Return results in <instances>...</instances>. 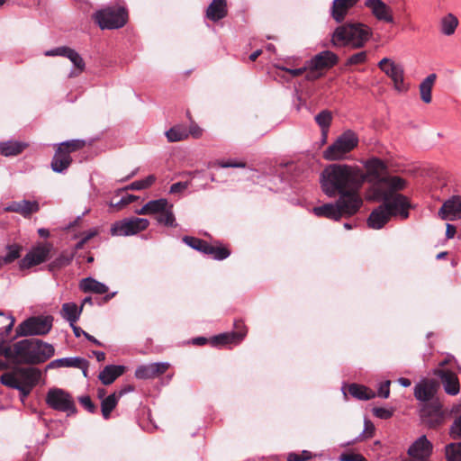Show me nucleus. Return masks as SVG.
I'll list each match as a JSON object with an SVG mask.
<instances>
[{"label": "nucleus", "instance_id": "f257e3e1", "mask_svg": "<svg viewBox=\"0 0 461 461\" xmlns=\"http://www.w3.org/2000/svg\"><path fill=\"white\" fill-rule=\"evenodd\" d=\"M362 168L357 165L334 163L328 165L320 175L321 189L333 198L356 199L361 207L363 201L359 191L363 186Z\"/></svg>", "mask_w": 461, "mask_h": 461}, {"label": "nucleus", "instance_id": "f03ea898", "mask_svg": "<svg viewBox=\"0 0 461 461\" xmlns=\"http://www.w3.org/2000/svg\"><path fill=\"white\" fill-rule=\"evenodd\" d=\"M51 344L38 339H26L14 344L0 343V356L15 364H40L54 355Z\"/></svg>", "mask_w": 461, "mask_h": 461}, {"label": "nucleus", "instance_id": "7ed1b4c3", "mask_svg": "<svg viewBox=\"0 0 461 461\" xmlns=\"http://www.w3.org/2000/svg\"><path fill=\"white\" fill-rule=\"evenodd\" d=\"M372 36L369 26L361 23H347L338 26L331 35L334 47H350L360 49L366 45Z\"/></svg>", "mask_w": 461, "mask_h": 461}, {"label": "nucleus", "instance_id": "20e7f679", "mask_svg": "<svg viewBox=\"0 0 461 461\" xmlns=\"http://www.w3.org/2000/svg\"><path fill=\"white\" fill-rule=\"evenodd\" d=\"M369 201H382V205L391 217H399L405 220L409 217V209L411 207L408 198L398 193L384 191L379 185H372L366 194Z\"/></svg>", "mask_w": 461, "mask_h": 461}, {"label": "nucleus", "instance_id": "39448f33", "mask_svg": "<svg viewBox=\"0 0 461 461\" xmlns=\"http://www.w3.org/2000/svg\"><path fill=\"white\" fill-rule=\"evenodd\" d=\"M41 373L34 367H18L3 374L0 382L10 388L17 389L22 399L26 398L32 388L38 384Z\"/></svg>", "mask_w": 461, "mask_h": 461}, {"label": "nucleus", "instance_id": "423d86ee", "mask_svg": "<svg viewBox=\"0 0 461 461\" xmlns=\"http://www.w3.org/2000/svg\"><path fill=\"white\" fill-rule=\"evenodd\" d=\"M359 139L357 133L347 130L329 145L322 152V157L328 161H339L348 158V154L358 145Z\"/></svg>", "mask_w": 461, "mask_h": 461}, {"label": "nucleus", "instance_id": "0eeeda50", "mask_svg": "<svg viewBox=\"0 0 461 461\" xmlns=\"http://www.w3.org/2000/svg\"><path fill=\"white\" fill-rule=\"evenodd\" d=\"M356 199L339 198L335 203H325L313 208V213L318 217H326L339 221L343 215L351 216L357 212L360 206Z\"/></svg>", "mask_w": 461, "mask_h": 461}, {"label": "nucleus", "instance_id": "6e6552de", "mask_svg": "<svg viewBox=\"0 0 461 461\" xmlns=\"http://www.w3.org/2000/svg\"><path fill=\"white\" fill-rule=\"evenodd\" d=\"M339 62V57L330 50H323L307 60L309 72L305 75L308 81H314L324 76L325 72Z\"/></svg>", "mask_w": 461, "mask_h": 461}, {"label": "nucleus", "instance_id": "1a4fd4ad", "mask_svg": "<svg viewBox=\"0 0 461 461\" xmlns=\"http://www.w3.org/2000/svg\"><path fill=\"white\" fill-rule=\"evenodd\" d=\"M93 19L102 30H113L124 26L128 14L122 7H106L95 12Z\"/></svg>", "mask_w": 461, "mask_h": 461}, {"label": "nucleus", "instance_id": "9d476101", "mask_svg": "<svg viewBox=\"0 0 461 461\" xmlns=\"http://www.w3.org/2000/svg\"><path fill=\"white\" fill-rule=\"evenodd\" d=\"M85 144L86 141L82 140H71L60 143L51 161L53 171L58 173L65 171L72 162L70 153L82 149Z\"/></svg>", "mask_w": 461, "mask_h": 461}, {"label": "nucleus", "instance_id": "9b49d317", "mask_svg": "<svg viewBox=\"0 0 461 461\" xmlns=\"http://www.w3.org/2000/svg\"><path fill=\"white\" fill-rule=\"evenodd\" d=\"M378 68L392 80L393 89L398 93H406L410 84L404 77V68L402 64L396 63L389 58H384L378 62Z\"/></svg>", "mask_w": 461, "mask_h": 461}, {"label": "nucleus", "instance_id": "f8f14e48", "mask_svg": "<svg viewBox=\"0 0 461 461\" xmlns=\"http://www.w3.org/2000/svg\"><path fill=\"white\" fill-rule=\"evenodd\" d=\"M52 316L31 317L23 321L16 330L20 336L45 335L52 328Z\"/></svg>", "mask_w": 461, "mask_h": 461}, {"label": "nucleus", "instance_id": "ddd939ff", "mask_svg": "<svg viewBox=\"0 0 461 461\" xmlns=\"http://www.w3.org/2000/svg\"><path fill=\"white\" fill-rule=\"evenodd\" d=\"M47 405L58 411L67 412L68 415L76 412V405L72 396L60 388H50L46 394Z\"/></svg>", "mask_w": 461, "mask_h": 461}, {"label": "nucleus", "instance_id": "4468645a", "mask_svg": "<svg viewBox=\"0 0 461 461\" xmlns=\"http://www.w3.org/2000/svg\"><path fill=\"white\" fill-rule=\"evenodd\" d=\"M149 221L145 218L131 217L115 221L111 227L113 236H132L146 230Z\"/></svg>", "mask_w": 461, "mask_h": 461}, {"label": "nucleus", "instance_id": "2eb2a0df", "mask_svg": "<svg viewBox=\"0 0 461 461\" xmlns=\"http://www.w3.org/2000/svg\"><path fill=\"white\" fill-rule=\"evenodd\" d=\"M366 171L362 170L363 184L367 181L373 185L380 183L384 177L387 171V165L384 161L378 158H371L363 161Z\"/></svg>", "mask_w": 461, "mask_h": 461}, {"label": "nucleus", "instance_id": "dca6fc26", "mask_svg": "<svg viewBox=\"0 0 461 461\" xmlns=\"http://www.w3.org/2000/svg\"><path fill=\"white\" fill-rule=\"evenodd\" d=\"M52 246L50 243H41L33 247L25 257L20 261L21 268H30L37 266L49 258Z\"/></svg>", "mask_w": 461, "mask_h": 461}, {"label": "nucleus", "instance_id": "f3484780", "mask_svg": "<svg viewBox=\"0 0 461 461\" xmlns=\"http://www.w3.org/2000/svg\"><path fill=\"white\" fill-rule=\"evenodd\" d=\"M420 417L429 428H435L443 422L444 414L438 402L424 403L420 410Z\"/></svg>", "mask_w": 461, "mask_h": 461}, {"label": "nucleus", "instance_id": "a211bd4d", "mask_svg": "<svg viewBox=\"0 0 461 461\" xmlns=\"http://www.w3.org/2000/svg\"><path fill=\"white\" fill-rule=\"evenodd\" d=\"M433 451L432 443L425 435L419 437L408 448V455L414 461H428Z\"/></svg>", "mask_w": 461, "mask_h": 461}, {"label": "nucleus", "instance_id": "6ab92c4d", "mask_svg": "<svg viewBox=\"0 0 461 461\" xmlns=\"http://www.w3.org/2000/svg\"><path fill=\"white\" fill-rule=\"evenodd\" d=\"M365 6L377 20L388 23H393V9L382 0H366Z\"/></svg>", "mask_w": 461, "mask_h": 461}, {"label": "nucleus", "instance_id": "aec40b11", "mask_svg": "<svg viewBox=\"0 0 461 461\" xmlns=\"http://www.w3.org/2000/svg\"><path fill=\"white\" fill-rule=\"evenodd\" d=\"M438 216L447 221L461 219V195H454L445 201L438 211Z\"/></svg>", "mask_w": 461, "mask_h": 461}, {"label": "nucleus", "instance_id": "412c9836", "mask_svg": "<svg viewBox=\"0 0 461 461\" xmlns=\"http://www.w3.org/2000/svg\"><path fill=\"white\" fill-rule=\"evenodd\" d=\"M360 0H333L330 6V14L338 23H342L349 11L354 8Z\"/></svg>", "mask_w": 461, "mask_h": 461}, {"label": "nucleus", "instance_id": "4be33fe9", "mask_svg": "<svg viewBox=\"0 0 461 461\" xmlns=\"http://www.w3.org/2000/svg\"><path fill=\"white\" fill-rule=\"evenodd\" d=\"M438 384L432 379H422L414 386V396L418 401L429 402L437 393Z\"/></svg>", "mask_w": 461, "mask_h": 461}, {"label": "nucleus", "instance_id": "5701e85b", "mask_svg": "<svg viewBox=\"0 0 461 461\" xmlns=\"http://www.w3.org/2000/svg\"><path fill=\"white\" fill-rule=\"evenodd\" d=\"M435 375L441 379L445 392L449 395H456L459 393V382L456 374L448 370L437 369Z\"/></svg>", "mask_w": 461, "mask_h": 461}, {"label": "nucleus", "instance_id": "b1692460", "mask_svg": "<svg viewBox=\"0 0 461 461\" xmlns=\"http://www.w3.org/2000/svg\"><path fill=\"white\" fill-rule=\"evenodd\" d=\"M40 210L39 203L36 201L21 200L12 202L5 208L6 212H14L20 213L23 217H29L32 213Z\"/></svg>", "mask_w": 461, "mask_h": 461}, {"label": "nucleus", "instance_id": "393cba45", "mask_svg": "<svg viewBox=\"0 0 461 461\" xmlns=\"http://www.w3.org/2000/svg\"><path fill=\"white\" fill-rule=\"evenodd\" d=\"M391 215L386 212L384 206L380 204L373 210L367 219V225L374 230L382 229L391 219Z\"/></svg>", "mask_w": 461, "mask_h": 461}, {"label": "nucleus", "instance_id": "a878e982", "mask_svg": "<svg viewBox=\"0 0 461 461\" xmlns=\"http://www.w3.org/2000/svg\"><path fill=\"white\" fill-rule=\"evenodd\" d=\"M406 181L398 176H384L380 183H375L373 185H379L384 191L397 193L406 187Z\"/></svg>", "mask_w": 461, "mask_h": 461}, {"label": "nucleus", "instance_id": "bb28decb", "mask_svg": "<svg viewBox=\"0 0 461 461\" xmlns=\"http://www.w3.org/2000/svg\"><path fill=\"white\" fill-rule=\"evenodd\" d=\"M124 371V366L109 365L100 372L98 378L104 385H108L113 384Z\"/></svg>", "mask_w": 461, "mask_h": 461}, {"label": "nucleus", "instance_id": "cd10ccee", "mask_svg": "<svg viewBox=\"0 0 461 461\" xmlns=\"http://www.w3.org/2000/svg\"><path fill=\"white\" fill-rule=\"evenodd\" d=\"M246 334H247L246 330H239L237 332L222 333V334L214 336L211 339V343L213 346L227 345V344H232V343L237 344L244 339Z\"/></svg>", "mask_w": 461, "mask_h": 461}, {"label": "nucleus", "instance_id": "c85d7f7f", "mask_svg": "<svg viewBox=\"0 0 461 461\" xmlns=\"http://www.w3.org/2000/svg\"><path fill=\"white\" fill-rule=\"evenodd\" d=\"M227 14L226 0H212L206 10L208 19L216 22L224 18Z\"/></svg>", "mask_w": 461, "mask_h": 461}, {"label": "nucleus", "instance_id": "c756f323", "mask_svg": "<svg viewBox=\"0 0 461 461\" xmlns=\"http://www.w3.org/2000/svg\"><path fill=\"white\" fill-rule=\"evenodd\" d=\"M79 288L84 293H94L96 294H104L108 291V287L104 283L95 280L93 277H86L81 280Z\"/></svg>", "mask_w": 461, "mask_h": 461}, {"label": "nucleus", "instance_id": "7c9ffc66", "mask_svg": "<svg viewBox=\"0 0 461 461\" xmlns=\"http://www.w3.org/2000/svg\"><path fill=\"white\" fill-rule=\"evenodd\" d=\"M78 367L83 369L85 376L86 375V361L81 357H64L52 361L48 367Z\"/></svg>", "mask_w": 461, "mask_h": 461}, {"label": "nucleus", "instance_id": "2f4dec72", "mask_svg": "<svg viewBox=\"0 0 461 461\" xmlns=\"http://www.w3.org/2000/svg\"><path fill=\"white\" fill-rule=\"evenodd\" d=\"M82 312V306L78 307L75 303H66L62 305L60 314L69 322L70 325L76 323Z\"/></svg>", "mask_w": 461, "mask_h": 461}, {"label": "nucleus", "instance_id": "473e14b6", "mask_svg": "<svg viewBox=\"0 0 461 461\" xmlns=\"http://www.w3.org/2000/svg\"><path fill=\"white\" fill-rule=\"evenodd\" d=\"M26 147V143L20 141L0 142V153L5 157L16 156L22 153Z\"/></svg>", "mask_w": 461, "mask_h": 461}, {"label": "nucleus", "instance_id": "72a5a7b5", "mask_svg": "<svg viewBox=\"0 0 461 461\" xmlns=\"http://www.w3.org/2000/svg\"><path fill=\"white\" fill-rule=\"evenodd\" d=\"M436 78V74H430L420 85V98L426 104L431 102V91Z\"/></svg>", "mask_w": 461, "mask_h": 461}, {"label": "nucleus", "instance_id": "f704fd0d", "mask_svg": "<svg viewBox=\"0 0 461 461\" xmlns=\"http://www.w3.org/2000/svg\"><path fill=\"white\" fill-rule=\"evenodd\" d=\"M458 26V19L453 14H447L440 20V32L442 34L450 36L454 34Z\"/></svg>", "mask_w": 461, "mask_h": 461}, {"label": "nucleus", "instance_id": "c9c22d12", "mask_svg": "<svg viewBox=\"0 0 461 461\" xmlns=\"http://www.w3.org/2000/svg\"><path fill=\"white\" fill-rule=\"evenodd\" d=\"M21 250L22 247L17 244L6 246L5 255L0 254V268L20 258Z\"/></svg>", "mask_w": 461, "mask_h": 461}, {"label": "nucleus", "instance_id": "e433bc0d", "mask_svg": "<svg viewBox=\"0 0 461 461\" xmlns=\"http://www.w3.org/2000/svg\"><path fill=\"white\" fill-rule=\"evenodd\" d=\"M348 393L358 400H369L375 396L373 390L357 384H352L348 386Z\"/></svg>", "mask_w": 461, "mask_h": 461}, {"label": "nucleus", "instance_id": "4c0bfd02", "mask_svg": "<svg viewBox=\"0 0 461 461\" xmlns=\"http://www.w3.org/2000/svg\"><path fill=\"white\" fill-rule=\"evenodd\" d=\"M332 121V114L328 110H323L315 116V122L321 129L323 141L326 140L329 129Z\"/></svg>", "mask_w": 461, "mask_h": 461}, {"label": "nucleus", "instance_id": "58836bf2", "mask_svg": "<svg viewBox=\"0 0 461 461\" xmlns=\"http://www.w3.org/2000/svg\"><path fill=\"white\" fill-rule=\"evenodd\" d=\"M119 399L117 393H113L102 400L101 411L102 415L105 420L110 418L111 412L116 407Z\"/></svg>", "mask_w": 461, "mask_h": 461}, {"label": "nucleus", "instance_id": "ea45409f", "mask_svg": "<svg viewBox=\"0 0 461 461\" xmlns=\"http://www.w3.org/2000/svg\"><path fill=\"white\" fill-rule=\"evenodd\" d=\"M166 136L170 142L180 141L188 138V131L184 126L176 125L169 129Z\"/></svg>", "mask_w": 461, "mask_h": 461}, {"label": "nucleus", "instance_id": "a19ab883", "mask_svg": "<svg viewBox=\"0 0 461 461\" xmlns=\"http://www.w3.org/2000/svg\"><path fill=\"white\" fill-rule=\"evenodd\" d=\"M204 254L212 256V258L217 260H222L227 258L230 252L224 247L212 246L207 242L206 249L203 251Z\"/></svg>", "mask_w": 461, "mask_h": 461}, {"label": "nucleus", "instance_id": "79ce46f5", "mask_svg": "<svg viewBox=\"0 0 461 461\" xmlns=\"http://www.w3.org/2000/svg\"><path fill=\"white\" fill-rule=\"evenodd\" d=\"M173 205L169 204L167 209H164L158 215H157L156 219L158 223L164 224L169 227H176V218L172 211Z\"/></svg>", "mask_w": 461, "mask_h": 461}, {"label": "nucleus", "instance_id": "37998d69", "mask_svg": "<svg viewBox=\"0 0 461 461\" xmlns=\"http://www.w3.org/2000/svg\"><path fill=\"white\" fill-rule=\"evenodd\" d=\"M445 455L447 461H461V442L447 444Z\"/></svg>", "mask_w": 461, "mask_h": 461}, {"label": "nucleus", "instance_id": "c03bdc74", "mask_svg": "<svg viewBox=\"0 0 461 461\" xmlns=\"http://www.w3.org/2000/svg\"><path fill=\"white\" fill-rule=\"evenodd\" d=\"M169 203L167 199L161 198L158 200H152L147 203L150 214H159L164 209L168 207Z\"/></svg>", "mask_w": 461, "mask_h": 461}, {"label": "nucleus", "instance_id": "a18cd8bd", "mask_svg": "<svg viewBox=\"0 0 461 461\" xmlns=\"http://www.w3.org/2000/svg\"><path fill=\"white\" fill-rule=\"evenodd\" d=\"M156 181V177L153 175H149L144 179L137 180L132 182L130 185L126 187V189L131 190H142L149 187Z\"/></svg>", "mask_w": 461, "mask_h": 461}, {"label": "nucleus", "instance_id": "49530a36", "mask_svg": "<svg viewBox=\"0 0 461 461\" xmlns=\"http://www.w3.org/2000/svg\"><path fill=\"white\" fill-rule=\"evenodd\" d=\"M66 58H68L73 65L82 72L85 68V61L82 57L73 49L68 48Z\"/></svg>", "mask_w": 461, "mask_h": 461}, {"label": "nucleus", "instance_id": "de8ad7c7", "mask_svg": "<svg viewBox=\"0 0 461 461\" xmlns=\"http://www.w3.org/2000/svg\"><path fill=\"white\" fill-rule=\"evenodd\" d=\"M183 240L189 247H191L198 251H201L203 253L204 249H206L207 241L203 240L201 239L185 236L183 238Z\"/></svg>", "mask_w": 461, "mask_h": 461}, {"label": "nucleus", "instance_id": "09e8293b", "mask_svg": "<svg viewBox=\"0 0 461 461\" xmlns=\"http://www.w3.org/2000/svg\"><path fill=\"white\" fill-rule=\"evenodd\" d=\"M14 324V319L12 316L5 315L0 312V334L9 333Z\"/></svg>", "mask_w": 461, "mask_h": 461}, {"label": "nucleus", "instance_id": "8fccbe9b", "mask_svg": "<svg viewBox=\"0 0 461 461\" xmlns=\"http://www.w3.org/2000/svg\"><path fill=\"white\" fill-rule=\"evenodd\" d=\"M135 376L138 379L154 378V373H152L150 365L140 366L135 371Z\"/></svg>", "mask_w": 461, "mask_h": 461}, {"label": "nucleus", "instance_id": "3c124183", "mask_svg": "<svg viewBox=\"0 0 461 461\" xmlns=\"http://www.w3.org/2000/svg\"><path fill=\"white\" fill-rule=\"evenodd\" d=\"M367 54L366 51H360L350 56L347 61L348 65H358L366 61Z\"/></svg>", "mask_w": 461, "mask_h": 461}, {"label": "nucleus", "instance_id": "603ef678", "mask_svg": "<svg viewBox=\"0 0 461 461\" xmlns=\"http://www.w3.org/2000/svg\"><path fill=\"white\" fill-rule=\"evenodd\" d=\"M373 413L379 419L388 420L393 415V410L377 407L373 409Z\"/></svg>", "mask_w": 461, "mask_h": 461}, {"label": "nucleus", "instance_id": "864d4df0", "mask_svg": "<svg viewBox=\"0 0 461 461\" xmlns=\"http://www.w3.org/2000/svg\"><path fill=\"white\" fill-rule=\"evenodd\" d=\"M152 369V373H154V377L164 374L169 367V364L167 362H158L149 364Z\"/></svg>", "mask_w": 461, "mask_h": 461}, {"label": "nucleus", "instance_id": "5fc2aeb1", "mask_svg": "<svg viewBox=\"0 0 461 461\" xmlns=\"http://www.w3.org/2000/svg\"><path fill=\"white\" fill-rule=\"evenodd\" d=\"M137 197L133 194H126L121 198V200L115 203H111L110 206L116 207L117 209H122L123 206L134 202Z\"/></svg>", "mask_w": 461, "mask_h": 461}, {"label": "nucleus", "instance_id": "6e6d98bb", "mask_svg": "<svg viewBox=\"0 0 461 461\" xmlns=\"http://www.w3.org/2000/svg\"><path fill=\"white\" fill-rule=\"evenodd\" d=\"M281 69L288 72L293 77H297L303 73L305 75L309 72V68H307V61L305 62V65L299 68H281Z\"/></svg>", "mask_w": 461, "mask_h": 461}, {"label": "nucleus", "instance_id": "4d7b16f0", "mask_svg": "<svg viewBox=\"0 0 461 461\" xmlns=\"http://www.w3.org/2000/svg\"><path fill=\"white\" fill-rule=\"evenodd\" d=\"M189 185H190L189 182L175 183L170 186L169 193L170 194H180V193L184 192L185 190H186L187 187L189 186Z\"/></svg>", "mask_w": 461, "mask_h": 461}, {"label": "nucleus", "instance_id": "13d9d810", "mask_svg": "<svg viewBox=\"0 0 461 461\" xmlns=\"http://www.w3.org/2000/svg\"><path fill=\"white\" fill-rule=\"evenodd\" d=\"M68 47L61 46L50 50L45 51V56L52 57V56H62L66 57L67 50Z\"/></svg>", "mask_w": 461, "mask_h": 461}, {"label": "nucleus", "instance_id": "bf43d9fd", "mask_svg": "<svg viewBox=\"0 0 461 461\" xmlns=\"http://www.w3.org/2000/svg\"><path fill=\"white\" fill-rule=\"evenodd\" d=\"M390 384L391 382L389 380L382 383L379 386L378 395L382 398H388L390 395Z\"/></svg>", "mask_w": 461, "mask_h": 461}, {"label": "nucleus", "instance_id": "052dcab7", "mask_svg": "<svg viewBox=\"0 0 461 461\" xmlns=\"http://www.w3.org/2000/svg\"><path fill=\"white\" fill-rule=\"evenodd\" d=\"M79 401L80 403L84 406V408L86 409L89 412H95V406L89 396H83L79 399Z\"/></svg>", "mask_w": 461, "mask_h": 461}, {"label": "nucleus", "instance_id": "680f3d73", "mask_svg": "<svg viewBox=\"0 0 461 461\" xmlns=\"http://www.w3.org/2000/svg\"><path fill=\"white\" fill-rule=\"evenodd\" d=\"M217 165L221 167H245L246 164L244 162H236V161H218Z\"/></svg>", "mask_w": 461, "mask_h": 461}, {"label": "nucleus", "instance_id": "e2e57ef3", "mask_svg": "<svg viewBox=\"0 0 461 461\" xmlns=\"http://www.w3.org/2000/svg\"><path fill=\"white\" fill-rule=\"evenodd\" d=\"M203 130L196 124H192L188 131V136L192 135L194 138L198 139L202 136Z\"/></svg>", "mask_w": 461, "mask_h": 461}, {"label": "nucleus", "instance_id": "0e129e2a", "mask_svg": "<svg viewBox=\"0 0 461 461\" xmlns=\"http://www.w3.org/2000/svg\"><path fill=\"white\" fill-rule=\"evenodd\" d=\"M375 431V426L370 420H365V429L363 431L364 434H366V438H370L373 436Z\"/></svg>", "mask_w": 461, "mask_h": 461}, {"label": "nucleus", "instance_id": "69168bd1", "mask_svg": "<svg viewBox=\"0 0 461 461\" xmlns=\"http://www.w3.org/2000/svg\"><path fill=\"white\" fill-rule=\"evenodd\" d=\"M341 461H366L365 458L359 455H342Z\"/></svg>", "mask_w": 461, "mask_h": 461}, {"label": "nucleus", "instance_id": "338daca9", "mask_svg": "<svg viewBox=\"0 0 461 461\" xmlns=\"http://www.w3.org/2000/svg\"><path fill=\"white\" fill-rule=\"evenodd\" d=\"M133 391H134V386L131 385V384H127V385H124L123 387H122L116 393H117V395L119 396V398H121L124 394H126L128 393H131V392H133Z\"/></svg>", "mask_w": 461, "mask_h": 461}, {"label": "nucleus", "instance_id": "774afa93", "mask_svg": "<svg viewBox=\"0 0 461 461\" xmlns=\"http://www.w3.org/2000/svg\"><path fill=\"white\" fill-rule=\"evenodd\" d=\"M456 233V229L454 225L447 223L446 228V236L447 239H453Z\"/></svg>", "mask_w": 461, "mask_h": 461}]
</instances>
